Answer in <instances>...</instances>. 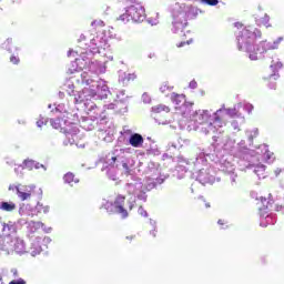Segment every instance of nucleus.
Wrapping results in <instances>:
<instances>
[{"label":"nucleus","mask_w":284,"mask_h":284,"mask_svg":"<svg viewBox=\"0 0 284 284\" xmlns=\"http://www.w3.org/2000/svg\"><path fill=\"white\" fill-rule=\"evenodd\" d=\"M34 163H36V160H32V159H26L22 162L24 170H29L30 172L34 170Z\"/></svg>","instance_id":"58836bf2"},{"label":"nucleus","mask_w":284,"mask_h":284,"mask_svg":"<svg viewBox=\"0 0 284 284\" xmlns=\"http://www.w3.org/2000/svg\"><path fill=\"white\" fill-rule=\"evenodd\" d=\"M125 192L131 196H135L139 201L145 203L148 201V193L143 189V182L136 175L126 173V184L124 186Z\"/></svg>","instance_id":"4468645a"},{"label":"nucleus","mask_w":284,"mask_h":284,"mask_svg":"<svg viewBox=\"0 0 284 284\" xmlns=\"http://www.w3.org/2000/svg\"><path fill=\"white\" fill-rule=\"evenodd\" d=\"M41 243L44 245V247H48L52 243V239L50 236H44L43 239L41 237Z\"/></svg>","instance_id":"3c124183"},{"label":"nucleus","mask_w":284,"mask_h":284,"mask_svg":"<svg viewBox=\"0 0 284 284\" xmlns=\"http://www.w3.org/2000/svg\"><path fill=\"white\" fill-rule=\"evenodd\" d=\"M110 49V44H108V40H106V47L104 49H101V52H95L94 54H103L108 61H113L114 57L112 54H109L105 53V50H109Z\"/></svg>","instance_id":"a18cd8bd"},{"label":"nucleus","mask_w":284,"mask_h":284,"mask_svg":"<svg viewBox=\"0 0 284 284\" xmlns=\"http://www.w3.org/2000/svg\"><path fill=\"white\" fill-rule=\"evenodd\" d=\"M18 213L20 216H31V219L37 216L34 206H32L31 204H26V203L19 204Z\"/></svg>","instance_id":"4be33fe9"},{"label":"nucleus","mask_w":284,"mask_h":284,"mask_svg":"<svg viewBox=\"0 0 284 284\" xmlns=\"http://www.w3.org/2000/svg\"><path fill=\"white\" fill-rule=\"evenodd\" d=\"M225 150H230L233 156L239 159L237 164L242 172L253 170L257 179H265V165L256 164L261 159L266 163H274V153L270 151L267 144H262L256 150H250L245 145V140H241L237 144L233 140H227Z\"/></svg>","instance_id":"f03ea898"},{"label":"nucleus","mask_w":284,"mask_h":284,"mask_svg":"<svg viewBox=\"0 0 284 284\" xmlns=\"http://www.w3.org/2000/svg\"><path fill=\"white\" fill-rule=\"evenodd\" d=\"M152 112H155V114H159L161 112H170V106L159 104L156 106H152Z\"/></svg>","instance_id":"a19ab883"},{"label":"nucleus","mask_w":284,"mask_h":284,"mask_svg":"<svg viewBox=\"0 0 284 284\" xmlns=\"http://www.w3.org/2000/svg\"><path fill=\"white\" fill-rule=\"evenodd\" d=\"M2 50H6L9 52V54L14 53V48H19L16 45V43L12 41V38H8L2 44H1Z\"/></svg>","instance_id":"c756f323"},{"label":"nucleus","mask_w":284,"mask_h":284,"mask_svg":"<svg viewBox=\"0 0 284 284\" xmlns=\"http://www.w3.org/2000/svg\"><path fill=\"white\" fill-rule=\"evenodd\" d=\"M234 28L237 29V31H235L237 50L248 54L250 61H260L261 59H265V54H267L270 50H278V47L284 40L283 37H278L273 42L262 40L256 44V39H262L263 37L261 29L250 26L244 27L241 22H235Z\"/></svg>","instance_id":"f257e3e1"},{"label":"nucleus","mask_w":284,"mask_h":284,"mask_svg":"<svg viewBox=\"0 0 284 284\" xmlns=\"http://www.w3.org/2000/svg\"><path fill=\"white\" fill-rule=\"evenodd\" d=\"M33 210H36V216L37 214H41V212H43V204L38 202L36 207H33Z\"/></svg>","instance_id":"864d4df0"},{"label":"nucleus","mask_w":284,"mask_h":284,"mask_svg":"<svg viewBox=\"0 0 284 284\" xmlns=\"http://www.w3.org/2000/svg\"><path fill=\"white\" fill-rule=\"evenodd\" d=\"M231 128H233V130H236L237 132H241V128H239V121L233 120L231 122Z\"/></svg>","instance_id":"bf43d9fd"},{"label":"nucleus","mask_w":284,"mask_h":284,"mask_svg":"<svg viewBox=\"0 0 284 284\" xmlns=\"http://www.w3.org/2000/svg\"><path fill=\"white\" fill-rule=\"evenodd\" d=\"M30 222H28V220L26 219H19L17 222H16V225H17V229L20 226V227H23V225H28Z\"/></svg>","instance_id":"603ef678"},{"label":"nucleus","mask_w":284,"mask_h":284,"mask_svg":"<svg viewBox=\"0 0 284 284\" xmlns=\"http://www.w3.org/2000/svg\"><path fill=\"white\" fill-rule=\"evenodd\" d=\"M26 170V166H23V162L18 165L16 169H14V172L18 176H23V171Z\"/></svg>","instance_id":"09e8293b"},{"label":"nucleus","mask_w":284,"mask_h":284,"mask_svg":"<svg viewBox=\"0 0 284 284\" xmlns=\"http://www.w3.org/2000/svg\"><path fill=\"white\" fill-rule=\"evenodd\" d=\"M149 225H151L152 230L149 231L150 236H153V239H156V234L159 233V225L156 220L149 219Z\"/></svg>","instance_id":"f704fd0d"},{"label":"nucleus","mask_w":284,"mask_h":284,"mask_svg":"<svg viewBox=\"0 0 284 284\" xmlns=\"http://www.w3.org/2000/svg\"><path fill=\"white\" fill-rule=\"evenodd\" d=\"M171 101L175 106V110L181 108L187 100H185V94L172 93Z\"/></svg>","instance_id":"bb28decb"},{"label":"nucleus","mask_w":284,"mask_h":284,"mask_svg":"<svg viewBox=\"0 0 284 284\" xmlns=\"http://www.w3.org/2000/svg\"><path fill=\"white\" fill-rule=\"evenodd\" d=\"M260 206V225L261 227H267V225H274L276 223V214L270 213L274 207V200L272 194H268V199L261 197Z\"/></svg>","instance_id":"dca6fc26"},{"label":"nucleus","mask_w":284,"mask_h":284,"mask_svg":"<svg viewBox=\"0 0 284 284\" xmlns=\"http://www.w3.org/2000/svg\"><path fill=\"white\" fill-rule=\"evenodd\" d=\"M104 168L106 169V176L111 181H116V170L124 172L126 175L131 172L130 160L125 158V152L123 149L114 150L112 153H110L109 156H106Z\"/></svg>","instance_id":"9d476101"},{"label":"nucleus","mask_w":284,"mask_h":284,"mask_svg":"<svg viewBox=\"0 0 284 284\" xmlns=\"http://www.w3.org/2000/svg\"><path fill=\"white\" fill-rule=\"evenodd\" d=\"M128 203H129V210L131 212V210H134V205L136 203V200L135 199H133V200L131 199V200L128 201Z\"/></svg>","instance_id":"e2e57ef3"},{"label":"nucleus","mask_w":284,"mask_h":284,"mask_svg":"<svg viewBox=\"0 0 284 284\" xmlns=\"http://www.w3.org/2000/svg\"><path fill=\"white\" fill-rule=\"evenodd\" d=\"M108 45V36L103 31L97 32L95 36L90 38V44H85V49L80 51L69 50L68 57L72 54H79V58H75V61H72L68 68V74H75V72H81L85 65H88V59H92L95 52H101Z\"/></svg>","instance_id":"39448f33"},{"label":"nucleus","mask_w":284,"mask_h":284,"mask_svg":"<svg viewBox=\"0 0 284 284\" xmlns=\"http://www.w3.org/2000/svg\"><path fill=\"white\" fill-rule=\"evenodd\" d=\"M179 150H181V144L180 143L170 142L168 144V152H170V154H174Z\"/></svg>","instance_id":"ea45409f"},{"label":"nucleus","mask_w":284,"mask_h":284,"mask_svg":"<svg viewBox=\"0 0 284 284\" xmlns=\"http://www.w3.org/2000/svg\"><path fill=\"white\" fill-rule=\"evenodd\" d=\"M79 108H81V110H84V112H87V114L90 116H82L80 120V128H82V130H85L87 132H91V130H94V128H97V119H101V121H105V119H108L106 115H103L101 108L97 106V103H94L90 99H87L85 102H83V105L78 106V109Z\"/></svg>","instance_id":"9b49d317"},{"label":"nucleus","mask_w":284,"mask_h":284,"mask_svg":"<svg viewBox=\"0 0 284 284\" xmlns=\"http://www.w3.org/2000/svg\"><path fill=\"white\" fill-rule=\"evenodd\" d=\"M223 109H219L215 112L209 110H197L193 114L192 130L200 132V134H216L219 128H223V121L221 120V113Z\"/></svg>","instance_id":"6e6552de"},{"label":"nucleus","mask_w":284,"mask_h":284,"mask_svg":"<svg viewBox=\"0 0 284 284\" xmlns=\"http://www.w3.org/2000/svg\"><path fill=\"white\" fill-rule=\"evenodd\" d=\"M37 125H38V128H43V125H45V122H43V116L42 115H40L39 121H37Z\"/></svg>","instance_id":"0e129e2a"},{"label":"nucleus","mask_w":284,"mask_h":284,"mask_svg":"<svg viewBox=\"0 0 284 284\" xmlns=\"http://www.w3.org/2000/svg\"><path fill=\"white\" fill-rule=\"evenodd\" d=\"M92 28H103L105 26V22L103 20H94L91 22Z\"/></svg>","instance_id":"8fccbe9b"},{"label":"nucleus","mask_w":284,"mask_h":284,"mask_svg":"<svg viewBox=\"0 0 284 284\" xmlns=\"http://www.w3.org/2000/svg\"><path fill=\"white\" fill-rule=\"evenodd\" d=\"M11 274L13 278H19V271L17 268H11Z\"/></svg>","instance_id":"69168bd1"},{"label":"nucleus","mask_w":284,"mask_h":284,"mask_svg":"<svg viewBox=\"0 0 284 284\" xmlns=\"http://www.w3.org/2000/svg\"><path fill=\"white\" fill-rule=\"evenodd\" d=\"M42 252L43 247L41 246V236H38L31 242L30 254L31 256H39Z\"/></svg>","instance_id":"b1692460"},{"label":"nucleus","mask_w":284,"mask_h":284,"mask_svg":"<svg viewBox=\"0 0 284 284\" xmlns=\"http://www.w3.org/2000/svg\"><path fill=\"white\" fill-rule=\"evenodd\" d=\"M134 79H136V74L119 71V83H123V85H128V83H130V81H134Z\"/></svg>","instance_id":"cd10ccee"},{"label":"nucleus","mask_w":284,"mask_h":284,"mask_svg":"<svg viewBox=\"0 0 284 284\" xmlns=\"http://www.w3.org/2000/svg\"><path fill=\"white\" fill-rule=\"evenodd\" d=\"M99 138L103 139L105 143H112L114 141V128L100 130Z\"/></svg>","instance_id":"393cba45"},{"label":"nucleus","mask_w":284,"mask_h":284,"mask_svg":"<svg viewBox=\"0 0 284 284\" xmlns=\"http://www.w3.org/2000/svg\"><path fill=\"white\" fill-rule=\"evenodd\" d=\"M51 112L53 114H63L65 112V104H53Z\"/></svg>","instance_id":"79ce46f5"},{"label":"nucleus","mask_w":284,"mask_h":284,"mask_svg":"<svg viewBox=\"0 0 284 284\" xmlns=\"http://www.w3.org/2000/svg\"><path fill=\"white\" fill-rule=\"evenodd\" d=\"M41 226H43V222L30 221L27 225V232L28 234H34L37 230H41Z\"/></svg>","instance_id":"7c9ffc66"},{"label":"nucleus","mask_w":284,"mask_h":284,"mask_svg":"<svg viewBox=\"0 0 284 284\" xmlns=\"http://www.w3.org/2000/svg\"><path fill=\"white\" fill-rule=\"evenodd\" d=\"M143 135L139 133H133L129 138V143L132 148H143Z\"/></svg>","instance_id":"a878e982"},{"label":"nucleus","mask_w":284,"mask_h":284,"mask_svg":"<svg viewBox=\"0 0 284 284\" xmlns=\"http://www.w3.org/2000/svg\"><path fill=\"white\" fill-rule=\"evenodd\" d=\"M174 90V87H171L169 82H163L162 85L160 87V92L162 94H165V92H172Z\"/></svg>","instance_id":"c03bdc74"},{"label":"nucleus","mask_w":284,"mask_h":284,"mask_svg":"<svg viewBox=\"0 0 284 284\" xmlns=\"http://www.w3.org/2000/svg\"><path fill=\"white\" fill-rule=\"evenodd\" d=\"M51 126L54 130H60L63 134H65V140L63 141V145H74L79 136V126L77 124L65 120V119H50Z\"/></svg>","instance_id":"f8f14e48"},{"label":"nucleus","mask_w":284,"mask_h":284,"mask_svg":"<svg viewBox=\"0 0 284 284\" xmlns=\"http://www.w3.org/2000/svg\"><path fill=\"white\" fill-rule=\"evenodd\" d=\"M9 284H27L26 280L23 278H18V280H13L11 282H9Z\"/></svg>","instance_id":"680f3d73"},{"label":"nucleus","mask_w":284,"mask_h":284,"mask_svg":"<svg viewBox=\"0 0 284 284\" xmlns=\"http://www.w3.org/2000/svg\"><path fill=\"white\" fill-rule=\"evenodd\" d=\"M245 135L247 136L248 145H252L254 143V139L258 136V129L255 128L253 130H246Z\"/></svg>","instance_id":"72a5a7b5"},{"label":"nucleus","mask_w":284,"mask_h":284,"mask_svg":"<svg viewBox=\"0 0 284 284\" xmlns=\"http://www.w3.org/2000/svg\"><path fill=\"white\" fill-rule=\"evenodd\" d=\"M63 181L68 185H72V183H79V179L74 178V173L68 172L63 175Z\"/></svg>","instance_id":"e433bc0d"},{"label":"nucleus","mask_w":284,"mask_h":284,"mask_svg":"<svg viewBox=\"0 0 284 284\" xmlns=\"http://www.w3.org/2000/svg\"><path fill=\"white\" fill-rule=\"evenodd\" d=\"M19 52H21V48H17L14 47V52L10 53V63H12L13 65H19V63H21V59L19 58Z\"/></svg>","instance_id":"c9c22d12"},{"label":"nucleus","mask_w":284,"mask_h":284,"mask_svg":"<svg viewBox=\"0 0 284 284\" xmlns=\"http://www.w3.org/2000/svg\"><path fill=\"white\" fill-rule=\"evenodd\" d=\"M6 163H7V165H14V160L7 158Z\"/></svg>","instance_id":"774afa93"},{"label":"nucleus","mask_w":284,"mask_h":284,"mask_svg":"<svg viewBox=\"0 0 284 284\" xmlns=\"http://www.w3.org/2000/svg\"><path fill=\"white\" fill-rule=\"evenodd\" d=\"M33 170H43V172H48V166H45L44 164H41L36 160Z\"/></svg>","instance_id":"de8ad7c7"},{"label":"nucleus","mask_w":284,"mask_h":284,"mask_svg":"<svg viewBox=\"0 0 284 284\" xmlns=\"http://www.w3.org/2000/svg\"><path fill=\"white\" fill-rule=\"evenodd\" d=\"M145 174L149 176L145 186L148 192L154 190L156 185H163V183H165V179L169 176L161 174V164L156 162H149L145 169Z\"/></svg>","instance_id":"2eb2a0df"},{"label":"nucleus","mask_w":284,"mask_h":284,"mask_svg":"<svg viewBox=\"0 0 284 284\" xmlns=\"http://www.w3.org/2000/svg\"><path fill=\"white\" fill-rule=\"evenodd\" d=\"M270 14L265 13L264 17L255 19L256 26H264V28H272V22H270Z\"/></svg>","instance_id":"473e14b6"},{"label":"nucleus","mask_w":284,"mask_h":284,"mask_svg":"<svg viewBox=\"0 0 284 284\" xmlns=\"http://www.w3.org/2000/svg\"><path fill=\"white\" fill-rule=\"evenodd\" d=\"M193 39L190 38L187 41H182L180 43H178V48H183L184 45H190L191 43H193Z\"/></svg>","instance_id":"4d7b16f0"},{"label":"nucleus","mask_w":284,"mask_h":284,"mask_svg":"<svg viewBox=\"0 0 284 284\" xmlns=\"http://www.w3.org/2000/svg\"><path fill=\"white\" fill-rule=\"evenodd\" d=\"M242 108H243L242 102L235 104L233 108H230V109H225V105H223L221 108V110L223 111L220 114L221 121H223V114H227V116H230L231 119H241L242 123H245V116L243 115V113H240V110Z\"/></svg>","instance_id":"412c9836"},{"label":"nucleus","mask_w":284,"mask_h":284,"mask_svg":"<svg viewBox=\"0 0 284 284\" xmlns=\"http://www.w3.org/2000/svg\"><path fill=\"white\" fill-rule=\"evenodd\" d=\"M0 210L2 212H14L17 210V204L12 201L10 202H0Z\"/></svg>","instance_id":"2f4dec72"},{"label":"nucleus","mask_w":284,"mask_h":284,"mask_svg":"<svg viewBox=\"0 0 284 284\" xmlns=\"http://www.w3.org/2000/svg\"><path fill=\"white\" fill-rule=\"evenodd\" d=\"M125 195L118 194L113 202L103 200L102 206L106 210L108 214H118L121 219L125 220L130 216L128 209H125Z\"/></svg>","instance_id":"f3484780"},{"label":"nucleus","mask_w":284,"mask_h":284,"mask_svg":"<svg viewBox=\"0 0 284 284\" xmlns=\"http://www.w3.org/2000/svg\"><path fill=\"white\" fill-rule=\"evenodd\" d=\"M189 88H190V90H196V88H199V83L196 82V80H192L189 83Z\"/></svg>","instance_id":"052dcab7"},{"label":"nucleus","mask_w":284,"mask_h":284,"mask_svg":"<svg viewBox=\"0 0 284 284\" xmlns=\"http://www.w3.org/2000/svg\"><path fill=\"white\" fill-rule=\"evenodd\" d=\"M244 112H247V114H252V112L254 111V104L250 103V102H241Z\"/></svg>","instance_id":"37998d69"},{"label":"nucleus","mask_w":284,"mask_h":284,"mask_svg":"<svg viewBox=\"0 0 284 284\" xmlns=\"http://www.w3.org/2000/svg\"><path fill=\"white\" fill-rule=\"evenodd\" d=\"M267 88H270V90H276V82H268Z\"/></svg>","instance_id":"338daca9"},{"label":"nucleus","mask_w":284,"mask_h":284,"mask_svg":"<svg viewBox=\"0 0 284 284\" xmlns=\"http://www.w3.org/2000/svg\"><path fill=\"white\" fill-rule=\"evenodd\" d=\"M116 109V104L115 103H109V104H104L103 109H100L101 112H103V116H105V111L106 110H115Z\"/></svg>","instance_id":"49530a36"},{"label":"nucleus","mask_w":284,"mask_h":284,"mask_svg":"<svg viewBox=\"0 0 284 284\" xmlns=\"http://www.w3.org/2000/svg\"><path fill=\"white\" fill-rule=\"evenodd\" d=\"M80 81L84 85H89V88H84L82 91L74 90V83L68 82L64 84V90L69 94V97H74L73 101L78 108H81L88 97L91 99H108V95L111 94L110 88L108 87V82L104 80H94L90 77V73L82 72L80 74Z\"/></svg>","instance_id":"7ed1b4c3"},{"label":"nucleus","mask_w":284,"mask_h":284,"mask_svg":"<svg viewBox=\"0 0 284 284\" xmlns=\"http://www.w3.org/2000/svg\"><path fill=\"white\" fill-rule=\"evenodd\" d=\"M207 150L200 151L196 153L193 161L192 176L201 185H213L221 181V178H216V171L207 162Z\"/></svg>","instance_id":"1a4fd4ad"},{"label":"nucleus","mask_w":284,"mask_h":284,"mask_svg":"<svg viewBox=\"0 0 284 284\" xmlns=\"http://www.w3.org/2000/svg\"><path fill=\"white\" fill-rule=\"evenodd\" d=\"M169 12L172 17L171 31L173 34L183 32L186 26H189L187 21H193L199 17V14H205V11L199 7L181 2H174L173 4H170Z\"/></svg>","instance_id":"0eeeda50"},{"label":"nucleus","mask_w":284,"mask_h":284,"mask_svg":"<svg viewBox=\"0 0 284 284\" xmlns=\"http://www.w3.org/2000/svg\"><path fill=\"white\" fill-rule=\"evenodd\" d=\"M85 68L89 70V72L85 71V73L89 74L91 79L94 81H103L101 78H99V74H104L105 72V65L103 62L99 60H92L91 57V59H87Z\"/></svg>","instance_id":"a211bd4d"},{"label":"nucleus","mask_w":284,"mask_h":284,"mask_svg":"<svg viewBox=\"0 0 284 284\" xmlns=\"http://www.w3.org/2000/svg\"><path fill=\"white\" fill-rule=\"evenodd\" d=\"M41 230L45 233V234H50L52 232V227L51 226H47L45 224L42 223V226H40Z\"/></svg>","instance_id":"13d9d810"},{"label":"nucleus","mask_w":284,"mask_h":284,"mask_svg":"<svg viewBox=\"0 0 284 284\" xmlns=\"http://www.w3.org/2000/svg\"><path fill=\"white\" fill-rule=\"evenodd\" d=\"M271 70H272V74L268 75V79L270 80H274V81H278V79H281V74L278 73V70L283 69V62H281V60H273L271 62V65H270Z\"/></svg>","instance_id":"5701e85b"},{"label":"nucleus","mask_w":284,"mask_h":284,"mask_svg":"<svg viewBox=\"0 0 284 284\" xmlns=\"http://www.w3.org/2000/svg\"><path fill=\"white\" fill-rule=\"evenodd\" d=\"M34 185H23V184H10L8 190L9 192H16L17 196L21 201H28L32 196V190H34Z\"/></svg>","instance_id":"6ab92c4d"},{"label":"nucleus","mask_w":284,"mask_h":284,"mask_svg":"<svg viewBox=\"0 0 284 284\" xmlns=\"http://www.w3.org/2000/svg\"><path fill=\"white\" fill-rule=\"evenodd\" d=\"M124 10L125 12L118 18V21H122V23H130V21L141 23L145 21V7L141 2L131 0L126 2Z\"/></svg>","instance_id":"ddd939ff"},{"label":"nucleus","mask_w":284,"mask_h":284,"mask_svg":"<svg viewBox=\"0 0 284 284\" xmlns=\"http://www.w3.org/2000/svg\"><path fill=\"white\" fill-rule=\"evenodd\" d=\"M193 105L194 103L186 101L176 110L182 116H190Z\"/></svg>","instance_id":"c85d7f7f"},{"label":"nucleus","mask_w":284,"mask_h":284,"mask_svg":"<svg viewBox=\"0 0 284 284\" xmlns=\"http://www.w3.org/2000/svg\"><path fill=\"white\" fill-rule=\"evenodd\" d=\"M206 156L215 163V168L220 172H223L225 176H227L230 181L231 187H236L239 185V170H236V162H234V154L232 151L225 149V144L223 150H219L216 145L211 144L209 149H206Z\"/></svg>","instance_id":"20e7f679"},{"label":"nucleus","mask_w":284,"mask_h":284,"mask_svg":"<svg viewBox=\"0 0 284 284\" xmlns=\"http://www.w3.org/2000/svg\"><path fill=\"white\" fill-rule=\"evenodd\" d=\"M138 213L140 214V216L148 219V211L145 209H143V206L139 207Z\"/></svg>","instance_id":"6e6d98bb"},{"label":"nucleus","mask_w":284,"mask_h":284,"mask_svg":"<svg viewBox=\"0 0 284 284\" xmlns=\"http://www.w3.org/2000/svg\"><path fill=\"white\" fill-rule=\"evenodd\" d=\"M142 101H143V103H151L152 102V98L150 97V94L143 93L142 94Z\"/></svg>","instance_id":"5fc2aeb1"},{"label":"nucleus","mask_w":284,"mask_h":284,"mask_svg":"<svg viewBox=\"0 0 284 284\" xmlns=\"http://www.w3.org/2000/svg\"><path fill=\"white\" fill-rule=\"evenodd\" d=\"M176 162L175 172H178V179H183L185 173L192 172L194 168V160L186 159L183 155H179Z\"/></svg>","instance_id":"aec40b11"},{"label":"nucleus","mask_w":284,"mask_h":284,"mask_svg":"<svg viewBox=\"0 0 284 284\" xmlns=\"http://www.w3.org/2000/svg\"><path fill=\"white\" fill-rule=\"evenodd\" d=\"M17 223L0 221V255L12 256V254H18V256H23V254H28L26 241L12 236V234H17Z\"/></svg>","instance_id":"423d86ee"},{"label":"nucleus","mask_w":284,"mask_h":284,"mask_svg":"<svg viewBox=\"0 0 284 284\" xmlns=\"http://www.w3.org/2000/svg\"><path fill=\"white\" fill-rule=\"evenodd\" d=\"M146 154H152L153 156H159V155H161V150H159V146L153 143L148 148Z\"/></svg>","instance_id":"4c0bfd02"}]
</instances>
